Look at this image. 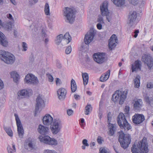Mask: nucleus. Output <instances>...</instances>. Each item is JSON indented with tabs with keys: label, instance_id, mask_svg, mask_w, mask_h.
Segmentation results:
<instances>
[{
	"label": "nucleus",
	"instance_id": "1",
	"mask_svg": "<svg viewBox=\"0 0 153 153\" xmlns=\"http://www.w3.org/2000/svg\"><path fill=\"white\" fill-rule=\"evenodd\" d=\"M132 153H147L149 152L146 138H143L137 145L134 144L131 149Z\"/></svg>",
	"mask_w": 153,
	"mask_h": 153
},
{
	"label": "nucleus",
	"instance_id": "2",
	"mask_svg": "<svg viewBox=\"0 0 153 153\" xmlns=\"http://www.w3.org/2000/svg\"><path fill=\"white\" fill-rule=\"evenodd\" d=\"M127 93V90L116 91L112 95V100L114 102L119 101L120 104H122L126 97Z\"/></svg>",
	"mask_w": 153,
	"mask_h": 153
},
{
	"label": "nucleus",
	"instance_id": "3",
	"mask_svg": "<svg viewBox=\"0 0 153 153\" xmlns=\"http://www.w3.org/2000/svg\"><path fill=\"white\" fill-rule=\"evenodd\" d=\"M118 124L120 128L125 130H129L132 127L126 119L123 114L120 113L117 118Z\"/></svg>",
	"mask_w": 153,
	"mask_h": 153
},
{
	"label": "nucleus",
	"instance_id": "4",
	"mask_svg": "<svg viewBox=\"0 0 153 153\" xmlns=\"http://www.w3.org/2000/svg\"><path fill=\"white\" fill-rule=\"evenodd\" d=\"M118 134L119 135V141L121 146L124 149H126L128 147L131 142L130 135L129 134H125L122 131L118 132Z\"/></svg>",
	"mask_w": 153,
	"mask_h": 153
},
{
	"label": "nucleus",
	"instance_id": "5",
	"mask_svg": "<svg viewBox=\"0 0 153 153\" xmlns=\"http://www.w3.org/2000/svg\"><path fill=\"white\" fill-rule=\"evenodd\" d=\"M63 15L66 21L70 24L72 23L75 19V15L72 9L65 7L63 10Z\"/></svg>",
	"mask_w": 153,
	"mask_h": 153
},
{
	"label": "nucleus",
	"instance_id": "6",
	"mask_svg": "<svg viewBox=\"0 0 153 153\" xmlns=\"http://www.w3.org/2000/svg\"><path fill=\"white\" fill-rule=\"evenodd\" d=\"M62 126V124L61 120L59 119H54L51 125L50 128L52 133L56 135L60 132Z\"/></svg>",
	"mask_w": 153,
	"mask_h": 153
},
{
	"label": "nucleus",
	"instance_id": "7",
	"mask_svg": "<svg viewBox=\"0 0 153 153\" xmlns=\"http://www.w3.org/2000/svg\"><path fill=\"white\" fill-rule=\"evenodd\" d=\"M38 138L41 142L45 144L51 146H56L57 144V141L56 139L50 137L48 135L44 136L40 135Z\"/></svg>",
	"mask_w": 153,
	"mask_h": 153
},
{
	"label": "nucleus",
	"instance_id": "8",
	"mask_svg": "<svg viewBox=\"0 0 153 153\" xmlns=\"http://www.w3.org/2000/svg\"><path fill=\"white\" fill-rule=\"evenodd\" d=\"M38 138L41 142L45 144L51 146H56L57 144V141L56 139L50 137L48 135L44 136L40 135Z\"/></svg>",
	"mask_w": 153,
	"mask_h": 153
},
{
	"label": "nucleus",
	"instance_id": "9",
	"mask_svg": "<svg viewBox=\"0 0 153 153\" xmlns=\"http://www.w3.org/2000/svg\"><path fill=\"white\" fill-rule=\"evenodd\" d=\"M38 138L41 142L45 144L51 146H56L57 144V141L56 139L50 137L48 135L44 136L40 135Z\"/></svg>",
	"mask_w": 153,
	"mask_h": 153
},
{
	"label": "nucleus",
	"instance_id": "10",
	"mask_svg": "<svg viewBox=\"0 0 153 153\" xmlns=\"http://www.w3.org/2000/svg\"><path fill=\"white\" fill-rule=\"evenodd\" d=\"M24 82L27 84L33 85H37L39 83V81L37 77L30 74L26 76L24 79Z\"/></svg>",
	"mask_w": 153,
	"mask_h": 153
},
{
	"label": "nucleus",
	"instance_id": "11",
	"mask_svg": "<svg viewBox=\"0 0 153 153\" xmlns=\"http://www.w3.org/2000/svg\"><path fill=\"white\" fill-rule=\"evenodd\" d=\"M141 60L149 69H151L153 66V59L152 56L148 55H143L142 57Z\"/></svg>",
	"mask_w": 153,
	"mask_h": 153
},
{
	"label": "nucleus",
	"instance_id": "12",
	"mask_svg": "<svg viewBox=\"0 0 153 153\" xmlns=\"http://www.w3.org/2000/svg\"><path fill=\"white\" fill-rule=\"evenodd\" d=\"M96 33V31L93 28L90 29L85 36L84 42L85 44H89L93 39Z\"/></svg>",
	"mask_w": 153,
	"mask_h": 153
},
{
	"label": "nucleus",
	"instance_id": "13",
	"mask_svg": "<svg viewBox=\"0 0 153 153\" xmlns=\"http://www.w3.org/2000/svg\"><path fill=\"white\" fill-rule=\"evenodd\" d=\"M137 17L136 12L133 11L130 12L128 15V24L130 27H134L135 25V21Z\"/></svg>",
	"mask_w": 153,
	"mask_h": 153
},
{
	"label": "nucleus",
	"instance_id": "14",
	"mask_svg": "<svg viewBox=\"0 0 153 153\" xmlns=\"http://www.w3.org/2000/svg\"><path fill=\"white\" fill-rule=\"evenodd\" d=\"M17 127L18 133L20 138H22L24 134L23 128L21 121L18 115L16 114H14Z\"/></svg>",
	"mask_w": 153,
	"mask_h": 153
},
{
	"label": "nucleus",
	"instance_id": "15",
	"mask_svg": "<svg viewBox=\"0 0 153 153\" xmlns=\"http://www.w3.org/2000/svg\"><path fill=\"white\" fill-rule=\"evenodd\" d=\"M108 2L106 1H105L102 4V6L100 7V9L102 15L106 16L107 20L108 22H110L111 20V18L107 15L108 13Z\"/></svg>",
	"mask_w": 153,
	"mask_h": 153
},
{
	"label": "nucleus",
	"instance_id": "16",
	"mask_svg": "<svg viewBox=\"0 0 153 153\" xmlns=\"http://www.w3.org/2000/svg\"><path fill=\"white\" fill-rule=\"evenodd\" d=\"M45 106L44 101L42 96H39L36 99V112L39 109L41 110Z\"/></svg>",
	"mask_w": 153,
	"mask_h": 153
},
{
	"label": "nucleus",
	"instance_id": "17",
	"mask_svg": "<svg viewBox=\"0 0 153 153\" xmlns=\"http://www.w3.org/2000/svg\"><path fill=\"white\" fill-rule=\"evenodd\" d=\"M93 56L94 61L98 64L102 63L105 60V55L102 53H95L94 54Z\"/></svg>",
	"mask_w": 153,
	"mask_h": 153
},
{
	"label": "nucleus",
	"instance_id": "18",
	"mask_svg": "<svg viewBox=\"0 0 153 153\" xmlns=\"http://www.w3.org/2000/svg\"><path fill=\"white\" fill-rule=\"evenodd\" d=\"M118 42L117 37L115 34H113L109 39L108 41V46L110 50L115 48Z\"/></svg>",
	"mask_w": 153,
	"mask_h": 153
},
{
	"label": "nucleus",
	"instance_id": "19",
	"mask_svg": "<svg viewBox=\"0 0 153 153\" xmlns=\"http://www.w3.org/2000/svg\"><path fill=\"white\" fill-rule=\"evenodd\" d=\"M132 121L136 124H139L142 123L145 120L144 115L142 114H135L132 117Z\"/></svg>",
	"mask_w": 153,
	"mask_h": 153
},
{
	"label": "nucleus",
	"instance_id": "20",
	"mask_svg": "<svg viewBox=\"0 0 153 153\" xmlns=\"http://www.w3.org/2000/svg\"><path fill=\"white\" fill-rule=\"evenodd\" d=\"M53 120V117L49 114H46L42 119L43 123L45 126H49L51 125Z\"/></svg>",
	"mask_w": 153,
	"mask_h": 153
},
{
	"label": "nucleus",
	"instance_id": "21",
	"mask_svg": "<svg viewBox=\"0 0 153 153\" xmlns=\"http://www.w3.org/2000/svg\"><path fill=\"white\" fill-rule=\"evenodd\" d=\"M32 93V90L31 89H23L19 91L18 95L19 97L22 96L25 97L31 95Z\"/></svg>",
	"mask_w": 153,
	"mask_h": 153
},
{
	"label": "nucleus",
	"instance_id": "22",
	"mask_svg": "<svg viewBox=\"0 0 153 153\" xmlns=\"http://www.w3.org/2000/svg\"><path fill=\"white\" fill-rule=\"evenodd\" d=\"M108 127L109 129V134L110 136H112L114 133V132L116 131L117 128V125L116 124H113L110 123L109 121V118L108 117Z\"/></svg>",
	"mask_w": 153,
	"mask_h": 153
},
{
	"label": "nucleus",
	"instance_id": "23",
	"mask_svg": "<svg viewBox=\"0 0 153 153\" xmlns=\"http://www.w3.org/2000/svg\"><path fill=\"white\" fill-rule=\"evenodd\" d=\"M49 131V128L41 124L39 125L38 131L40 134L43 135L47 134L48 133Z\"/></svg>",
	"mask_w": 153,
	"mask_h": 153
},
{
	"label": "nucleus",
	"instance_id": "24",
	"mask_svg": "<svg viewBox=\"0 0 153 153\" xmlns=\"http://www.w3.org/2000/svg\"><path fill=\"white\" fill-rule=\"evenodd\" d=\"M66 93V90L63 88H60L57 91L58 97L61 100H63L65 99Z\"/></svg>",
	"mask_w": 153,
	"mask_h": 153
},
{
	"label": "nucleus",
	"instance_id": "25",
	"mask_svg": "<svg viewBox=\"0 0 153 153\" xmlns=\"http://www.w3.org/2000/svg\"><path fill=\"white\" fill-rule=\"evenodd\" d=\"M15 60V58L14 56L9 52L4 62L8 64H12L14 62Z\"/></svg>",
	"mask_w": 153,
	"mask_h": 153
},
{
	"label": "nucleus",
	"instance_id": "26",
	"mask_svg": "<svg viewBox=\"0 0 153 153\" xmlns=\"http://www.w3.org/2000/svg\"><path fill=\"white\" fill-rule=\"evenodd\" d=\"M141 62L138 60L135 61L134 64L132 65V71H136L141 70Z\"/></svg>",
	"mask_w": 153,
	"mask_h": 153
},
{
	"label": "nucleus",
	"instance_id": "27",
	"mask_svg": "<svg viewBox=\"0 0 153 153\" xmlns=\"http://www.w3.org/2000/svg\"><path fill=\"white\" fill-rule=\"evenodd\" d=\"M143 105L142 100L141 99H138L134 101V108L135 110H139L142 107Z\"/></svg>",
	"mask_w": 153,
	"mask_h": 153
},
{
	"label": "nucleus",
	"instance_id": "28",
	"mask_svg": "<svg viewBox=\"0 0 153 153\" xmlns=\"http://www.w3.org/2000/svg\"><path fill=\"white\" fill-rule=\"evenodd\" d=\"M0 44L4 47L8 45V42L4 37V35L0 31Z\"/></svg>",
	"mask_w": 153,
	"mask_h": 153
},
{
	"label": "nucleus",
	"instance_id": "29",
	"mask_svg": "<svg viewBox=\"0 0 153 153\" xmlns=\"http://www.w3.org/2000/svg\"><path fill=\"white\" fill-rule=\"evenodd\" d=\"M110 74V71L108 70L105 74H103L100 78V80L102 82H104L108 78Z\"/></svg>",
	"mask_w": 153,
	"mask_h": 153
},
{
	"label": "nucleus",
	"instance_id": "30",
	"mask_svg": "<svg viewBox=\"0 0 153 153\" xmlns=\"http://www.w3.org/2000/svg\"><path fill=\"white\" fill-rule=\"evenodd\" d=\"M140 76L137 75L134 80V87L135 88H138L140 86Z\"/></svg>",
	"mask_w": 153,
	"mask_h": 153
},
{
	"label": "nucleus",
	"instance_id": "31",
	"mask_svg": "<svg viewBox=\"0 0 153 153\" xmlns=\"http://www.w3.org/2000/svg\"><path fill=\"white\" fill-rule=\"evenodd\" d=\"M10 74L11 77L13 79L14 81L17 82L19 79V75L16 72L14 71L11 72Z\"/></svg>",
	"mask_w": 153,
	"mask_h": 153
},
{
	"label": "nucleus",
	"instance_id": "32",
	"mask_svg": "<svg viewBox=\"0 0 153 153\" xmlns=\"http://www.w3.org/2000/svg\"><path fill=\"white\" fill-rule=\"evenodd\" d=\"M144 100L147 103L151 104L153 102V98L152 97H149L147 93H144L143 94Z\"/></svg>",
	"mask_w": 153,
	"mask_h": 153
},
{
	"label": "nucleus",
	"instance_id": "33",
	"mask_svg": "<svg viewBox=\"0 0 153 153\" xmlns=\"http://www.w3.org/2000/svg\"><path fill=\"white\" fill-rule=\"evenodd\" d=\"M63 42H65L66 44H68L70 42L71 38L68 33H66L63 36Z\"/></svg>",
	"mask_w": 153,
	"mask_h": 153
},
{
	"label": "nucleus",
	"instance_id": "34",
	"mask_svg": "<svg viewBox=\"0 0 153 153\" xmlns=\"http://www.w3.org/2000/svg\"><path fill=\"white\" fill-rule=\"evenodd\" d=\"M9 53V52L5 51H4L0 50V59L4 62L5 58Z\"/></svg>",
	"mask_w": 153,
	"mask_h": 153
},
{
	"label": "nucleus",
	"instance_id": "35",
	"mask_svg": "<svg viewBox=\"0 0 153 153\" xmlns=\"http://www.w3.org/2000/svg\"><path fill=\"white\" fill-rule=\"evenodd\" d=\"M82 76L83 78V84L85 85H86L88 82L89 78L88 74L86 73H82Z\"/></svg>",
	"mask_w": 153,
	"mask_h": 153
},
{
	"label": "nucleus",
	"instance_id": "36",
	"mask_svg": "<svg viewBox=\"0 0 153 153\" xmlns=\"http://www.w3.org/2000/svg\"><path fill=\"white\" fill-rule=\"evenodd\" d=\"M116 6H121L125 3V0H111Z\"/></svg>",
	"mask_w": 153,
	"mask_h": 153
},
{
	"label": "nucleus",
	"instance_id": "37",
	"mask_svg": "<svg viewBox=\"0 0 153 153\" xmlns=\"http://www.w3.org/2000/svg\"><path fill=\"white\" fill-rule=\"evenodd\" d=\"M71 84V91L72 92H74L77 89V86L75 80L73 79H72Z\"/></svg>",
	"mask_w": 153,
	"mask_h": 153
},
{
	"label": "nucleus",
	"instance_id": "38",
	"mask_svg": "<svg viewBox=\"0 0 153 153\" xmlns=\"http://www.w3.org/2000/svg\"><path fill=\"white\" fill-rule=\"evenodd\" d=\"M62 39L63 35L62 34L58 35L56 36L55 40V44L57 45H59L61 42Z\"/></svg>",
	"mask_w": 153,
	"mask_h": 153
},
{
	"label": "nucleus",
	"instance_id": "39",
	"mask_svg": "<svg viewBox=\"0 0 153 153\" xmlns=\"http://www.w3.org/2000/svg\"><path fill=\"white\" fill-rule=\"evenodd\" d=\"M4 129L9 136L10 137L13 136V133L10 128L9 127L4 126Z\"/></svg>",
	"mask_w": 153,
	"mask_h": 153
},
{
	"label": "nucleus",
	"instance_id": "40",
	"mask_svg": "<svg viewBox=\"0 0 153 153\" xmlns=\"http://www.w3.org/2000/svg\"><path fill=\"white\" fill-rule=\"evenodd\" d=\"M44 11L46 15H50V13L49 6L48 3H46L45 6Z\"/></svg>",
	"mask_w": 153,
	"mask_h": 153
},
{
	"label": "nucleus",
	"instance_id": "41",
	"mask_svg": "<svg viewBox=\"0 0 153 153\" xmlns=\"http://www.w3.org/2000/svg\"><path fill=\"white\" fill-rule=\"evenodd\" d=\"M92 107L91 105H88L85 107V114L86 115H88L89 112L91 111Z\"/></svg>",
	"mask_w": 153,
	"mask_h": 153
},
{
	"label": "nucleus",
	"instance_id": "42",
	"mask_svg": "<svg viewBox=\"0 0 153 153\" xmlns=\"http://www.w3.org/2000/svg\"><path fill=\"white\" fill-rule=\"evenodd\" d=\"M12 24L10 23H8L4 25L5 29L8 31H11L12 28Z\"/></svg>",
	"mask_w": 153,
	"mask_h": 153
},
{
	"label": "nucleus",
	"instance_id": "43",
	"mask_svg": "<svg viewBox=\"0 0 153 153\" xmlns=\"http://www.w3.org/2000/svg\"><path fill=\"white\" fill-rule=\"evenodd\" d=\"M82 143L83 145L81 147L82 149L83 150L85 149L86 147H88L89 146L88 143V140L87 139H84L82 141Z\"/></svg>",
	"mask_w": 153,
	"mask_h": 153
},
{
	"label": "nucleus",
	"instance_id": "44",
	"mask_svg": "<svg viewBox=\"0 0 153 153\" xmlns=\"http://www.w3.org/2000/svg\"><path fill=\"white\" fill-rule=\"evenodd\" d=\"M12 147L13 150L10 146H8L7 147V149L8 153H13V152H16L15 145L13 144H12Z\"/></svg>",
	"mask_w": 153,
	"mask_h": 153
},
{
	"label": "nucleus",
	"instance_id": "45",
	"mask_svg": "<svg viewBox=\"0 0 153 153\" xmlns=\"http://www.w3.org/2000/svg\"><path fill=\"white\" fill-rule=\"evenodd\" d=\"M22 51H25L28 48V46L27 44L25 42H23L22 43Z\"/></svg>",
	"mask_w": 153,
	"mask_h": 153
},
{
	"label": "nucleus",
	"instance_id": "46",
	"mask_svg": "<svg viewBox=\"0 0 153 153\" xmlns=\"http://www.w3.org/2000/svg\"><path fill=\"white\" fill-rule=\"evenodd\" d=\"M99 153H110L107 149L105 148H101L100 149Z\"/></svg>",
	"mask_w": 153,
	"mask_h": 153
},
{
	"label": "nucleus",
	"instance_id": "47",
	"mask_svg": "<svg viewBox=\"0 0 153 153\" xmlns=\"http://www.w3.org/2000/svg\"><path fill=\"white\" fill-rule=\"evenodd\" d=\"M97 21L99 23H104L103 17L101 15L98 16Z\"/></svg>",
	"mask_w": 153,
	"mask_h": 153
},
{
	"label": "nucleus",
	"instance_id": "48",
	"mask_svg": "<svg viewBox=\"0 0 153 153\" xmlns=\"http://www.w3.org/2000/svg\"><path fill=\"white\" fill-rule=\"evenodd\" d=\"M44 153H57L56 152L53 150L46 149L44 151Z\"/></svg>",
	"mask_w": 153,
	"mask_h": 153
},
{
	"label": "nucleus",
	"instance_id": "49",
	"mask_svg": "<svg viewBox=\"0 0 153 153\" xmlns=\"http://www.w3.org/2000/svg\"><path fill=\"white\" fill-rule=\"evenodd\" d=\"M71 46L68 47L65 50V53L66 54H69L71 51Z\"/></svg>",
	"mask_w": 153,
	"mask_h": 153
},
{
	"label": "nucleus",
	"instance_id": "50",
	"mask_svg": "<svg viewBox=\"0 0 153 153\" xmlns=\"http://www.w3.org/2000/svg\"><path fill=\"white\" fill-rule=\"evenodd\" d=\"M47 76L48 79V81L50 82H52L53 80V78L51 75L49 74H47Z\"/></svg>",
	"mask_w": 153,
	"mask_h": 153
},
{
	"label": "nucleus",
	"instance_id": "51",
	"mask_svg": "<svg viewBox=\"0 0 153 153\" xmlns=\"http://www.w3.org/2000/svg\"><path fill=\"white\" fill-rule=\"evenodd\" d=\"M146 86L147 88L151 89L153 88V83L149 82L147 83Z\"/></svg>",
	"mask_w": 153,
	"mask_h": 153
},
{
	"label": "nucleus",
	"instance_id": "52",
	"mask_svg": "<svg viewBox=\"0 0 153 153\" xmlns=\"http://www.w3.org/2000/svg\"><path fill=\"white\" fill-rule=\"evenodd\" d=\"M67 113L68 116H71L73 114V111L72 109H69L67 110Z\"/></svg>",
	"mask_w": 153,
	"mask_h": 153
},
{
	"label": "nucleus",
	"instance_id": "53",
	"mask_svg": "<svg viewBox=\"0 0 153 153\" xmlns=\"http://www.w3.org/2000/svg\"><path fill=\"white\" fill-rule=\"evenodd\" d=\"M97 141L98 143L100 144H101L102 143V138L101 137L99 136L98 137L97 139Z\"/></svg>",
	"mask_w": 153,
	"mask_h": 153
},
{
	"label": "nucleus",
	"instance_id": "54",
	"mask_svg": "<svg viewBox=\"0 0 153 153\" xmlns=\"http://www.w3.org/2000/svg\"><path fill=\"white\" fill-rule=\"evenodd\" d=\"M7 18L10 20H11L12 21H13V19L12 17V15L10 13L8 14L7 15Z\"/></svg>",
	"mask_w": 153,
	"mask_h": 153
},
{
	"label": "nucleus",
	"instance_id": "55",
	"mask_svg": "<svg viewBox=\"0 0 153 153\" xmlns=\"http://www.w3.org/2000/svg\"><path fill=\"white\" fill-rule=\"evenodd\" d=\"M129 108L128 106H126L125 108L124 111L126 114H128L129 113Z\"/></svg>",
	"mask_w": 153,
	"mask_h": 153
},
{
	"label": "nucleus",
	"instance_id": "56",
	"mask_svg": "<svg viewBox=\"0 0 153 153\" xmlns=\"http://www.w3.org/2000/svg\"><path fill=\"white\" fill-rule=\"evenodd\" d=\"M4 83L2 80L0 79V90L4 88Z\"/></svg>",
	"mask_w": 153,
	"mask_h": 153
},
{
	"label": "nucleus",
	"instance_id": "57",
	"mask_svg": "<svg viewBox=\"0 0 153 153\" xmlns=\"http://www.w3.org/2000/svg\"><path fill=\"white\" fill-rule=\"evenodd\" d=\"M103 24V23H99L97 24V27L98 29L100 30L102 28V24Z\"/></svg>",
	"mask_w": 153,
	"mask_h": 153
},
{
	"label": "nucleus",
	"instance_id": "58",
	"mask_svg": "<svg viewBox=\"0 0 153 153\" xmlns=\"http://www.w3.org/2000/svg\"><path fill=\"white\" fill-rule=\"evenodd\" d=\"M38 0H29L30 3L31 4H34L37 3Z\"/></svg>",
	"mask_w": 153,
	"mask_h": 153
},
{
	"label": "nucleus",
	"instance_id": "59",
	"mask_svg": "<svg viewBox=\"0 0 153 153\" xmlns=\"http://www.w3.org/2000/svg\"><path fill=\"white\" fill-rule=\"evenodd\" d=\"M131 2L132 4L135 5L138 3V0H131Z\"/></svg>",
	"mask_w": 153,
	"mask_h": 153
},
{
	"label": "nucleus",
	"instance_id": "60",
	"mask_svg": "<svg viewBox=\"0 0 153 153\" xmlns=\"http://www.w3.org/2000/svg\"><path fill=\"white\" fill-rule=\"evenodd\" d=\"M74 98L76 100H79L80 98V96L79 95L76 94L74 95Z\"/></svg>",
	"mask_w": 153,
	"mask_h": 153
},
{
	"label": "nucleus",
	"instance_id": "61",
	"mask_svg": "<svg viewBox=\"0 0 153 153\" xmlns=\"http://www.w3.org/2000/svg\"><path fill=\"white\" fill-rule=\"evenodd\" d=\"M28 146L31 149H33V144L31 142H30L28 144Z\"/></svg>",
	"mask_w": 153,
	"mask_h": 153
},
{
	"label": "nucleus",
	"instance_id": "62",
	"mask_svg": "<svg viewBox=\"0 0 153 153\" xmlns=\"http://www.w3.org/2000/svg\"><path fill=\"white\" fill-rule=\"evenodd\" d=\"M14 35L15 36H16L17 35V31L16 28H14L13 29Z\"/></svg>",
	"mask_w": 153,
	"mask_h": 153
},
{
	"label": "nucleus",
	"instance_id": "63",
	"mask_svg": "<svg viewBox=\"0 0 153 153\" xmlns=\"http://www.w3.org/2000/svg\"><path fill=\"white\" fill-rule=\"evenodd\" d=\"M60 79L59 78H56V85H59L60 83Z\"/></svg>",
	"mask_w": 153,
	"mask_h": 153
},
{
	"label": "nucleus",
	"instance_id": "64",
	"mask_svg": "<svg viewBox=\"0 0 153 153\" xmlns=\"http://www.w3.org/2000/svg\"><path fill=\"white\" fill-rule=\"evenodd\" d=\"M139 33V31L138 30H136L134 32L135 34L134 36V37L135 38H136L137 36V33Z\"/></svg>",
	"mask_w": 153,
	"mask_h": 153
}]
</instances>
